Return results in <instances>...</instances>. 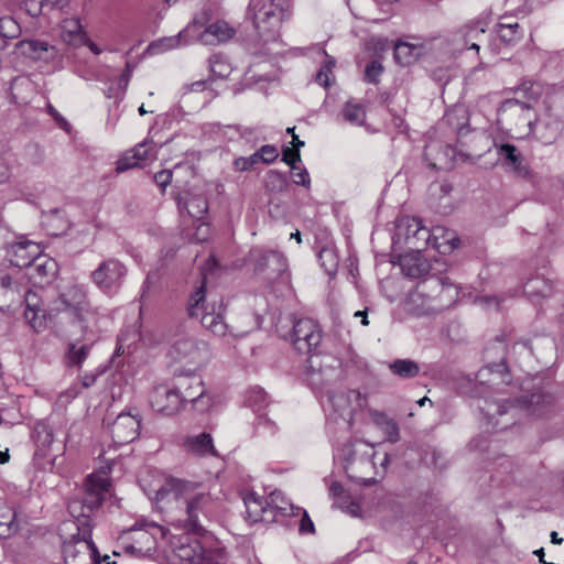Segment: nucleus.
Wrapping results in <instances>:
<instances>
[{
    "label": "nucleus",
    "instance_id": "nucleus-58",
    "mask_svg": "<svg viewBox=\"0 0 564 564\" xmlns=\"http://www.w3.org/2000/svg\"><path fill=\"white\" fill-rule=\"evenodd\" d=\"M282 161L290 165L292 171H296V162L301 161L300 150L295 148H284L282 151Z\"/></svg>",
    "mask_w": 564,
    "mask_h": 564
},
{
    "label": "nucleus",
    "instance_id": "nucleus-42",
    "mask_svg": "<svg viewBox=\"0 0 564 564\" xmlns=\"http://www.w3.org/2000/svg\"><path fill=\"white\" fill-rule=\"evenodd\" d=\"M18 531L17 512L10 507L0 509V539H8Z\"/></svg>",
    "mask_w": 564,
    "mask_h": 564
},
{
    "label": "nucleus",
    "instance_id": "nucleus-48",
    "mask_svg": "<svg viewBox=\"0 0 564 564\" xmlns=\"http://www.w3.org/2000/svg\"><path fill=\"white\" fill-rule=\"evenodd\" d=\"M26 12L32 15H39L44 8H63L67 0H22Z\"/></svg>",
    "mask_w": 564,
    "mask_h": 564
},
{
    "label": "nucleus",
    "instance_id": "nucleus-1",
    "mask_svg": "<svg viewBox=\"0 0 564 564\" xmlns=\"http://www.w3.org/2000/svg\"><path fill=\"white\" fill-rule=\"evenodd\" d=\"M154 501L174 527L199 536H205L219 509L218 499L199 482L175 477L165 478Z\"/></svg>",
    "mask_w": 564,
    "mask_h": 564
},
{
    "label": "nucleus",
    "instance_id": "nucleus-35",
    "mask_svg": "<svg viewBox=\"0 0 564 564\" xmlns=\"http://www.w3.org/2000/svg\"><path fill=\"white\" fill-rule=\"evenodd\" d=\"M293 55L304 54L307 53L310 56L314 59V62L317 65V70H332L334 67H336V59L328 55L326 51L321 47L319 45H314L312 47H308L306 50L303 48H293L291 51Z\"/></svg>",
    "mask_w": 564,
    "mask_h": 564
},
{
    "label": "nucleus",
    "instance_id": "nucleus-54",
    "mask_svg": "<svg viewBox=\"0 0 564 564\" xmlns=\"http://www.w3.org/2000/svg\"><path fill=\"white\" fill-rule=\"evenodd\" d=\"M20 33V26L11 17L0 18V37L14 39Z\"/></svg>",
    "mask_w": 564,
    "mask_h": 564
},
{
    "label": "nucleus",
    "instance_id": "nucleus-59",
    "mask_svg": "<svg viewBox=\"0 0 564 564\" xmlns=\"http://www.w3.org/2000/svg\"><path fill=\"white\" fill-rule=\"evenodd\" d=\"M106 367L99 366L95 371L93 372H86L83 376L79 377L83 388H90L93 387L97 379L105 373Z\"/></svg>",
    "mask_w": 564,
    "mask_h": 564
},
{
    "label": "nucleus",
    "instance_id": "nucleus-17",
    "mask_svg": "<svg viewBox=\"0 0 564 564\" xmlns=\"http://www.w3.org/2000/svg\"><path fill=\"white\" fill-rule=\"evenodd\" d=\"M250 257L254 261V271L264 274V278L270 282L282 278L286 272V259L279 251L252 249Z\"/></svg>",
    "mask_w": 564,
    "mask_h": 564
},
{
    "label": "nucleus",
    "instance_id": "nucleus-37",
    "mask_svg": "<svg viewBox=\"0 0 564 564\" xmlns=\"http://www.w3.org/2000/svg\"><path fill=\"white\" fill-rule=\"evenodd\" d=\"M523 292L532 300L546 297L552 293V283L543 276L531 278L524 283Z\"/></svg>",
    "mask_w": 564,
    "mask_h": 564
},
{
    "label": "nucleus",
    "instance_id": "nucleus-7",
    "mask_svg": "<svg viewBox=\"0 0 564 564\" xmlns=\"http://www.w3.org/2000/svg\"><path fill=\"white\" fill-rule=\"evenodd\" d=\"M205 280L191 294L187 304V312L192 318L199 319L202 326L215 336L223 337L228 330V326L224 321L223 304L216 310L215 304H206Z\"/></svg>",
    "mask_w": 564,
    "mask_h": 564
},
{
    "label": "nucleus",
    "instance_id": "nucleus-9",
    "mask_svg": "<svg viewBox=\"0 0 564 564\" xmlns=\"http://www.w3.org/2000/svg\"><path fill=\"white\" fill-rule=\"evenodd\" d=\"M469 112L464 105H455L447 110L438 123L441 130L449 129L457 135V141L465 147L468 143L485 142L487 147L491 143L488 135L480 131H470L468 127Z\"/></svg>",
    "mask_w": 564,
    "mask_h": 564
},
{
    "label": "nucleus",
    "instance_id": "nucleus-8",
    "mask_svg": "<svg viewBox=\"0 0 564 564\" xmlns=\"http://www.w3.org/2000/svg\"><path fill=\"white\" fill-rule=\"evenodd\" d=\"M220 549L206 547L203 542L188 535L180 536L172 546V564H219Z\"/></svg>",
    "mask_w": 564,
    "mask_h": 564
},
{
    "label": "nucleus",
    "instance_id": "nucleus-52",
    "mask_svg": "<svg viewBox=\"0 0 564 564\" xmlns=\"http://www.w3.org/2000/svg\"><path fill=\"white\" fill-rule=\"evenodd\" d=\"M131 158L134 159L138 165H142L144 162L154 159L155 151L147 141L137 144L130 150Z\"/></svg>",
    "mask_w": 564,
    "mask_h": 564
},
{
    "label": "nucleus",
    "instance_id": "nucleus-33",
    "mask_svg": "<svg viewBox=\"0 0 564 564\" xmlns=\"http://www.w3.org/2000/svg\"><path fill=\"white\" fill-rule=\"evenodd\" d=\"M369 414L372 422L383 432L388 442L397 443L400 440L399 426L394 420L377 410H371Z\"/></svg>",
    "mask_w": 564,
    "mask_h": 564
},
{
    "label": "nucleus",
    "instance_id": "nucleus-43",
    "mask_svg": "<svg viewBox=\"0 0 564 564\" xmlns=\"http://www.w3.org/2000/svg\"><path fill=\"white\" fill-rule=\"evenodd\" d=\"M341 116L350 124L362 126L366 119V109L364 105L348 100L341 109Z\"/></svg>",
    "mask_w": 564,
    "mask_h": 564
},
{
    "label": "nucleus",
    "instance_id": "nucleus-16",
    "mask_svg": "<svg viewBox=\"0 0 564 564\" xmlns=\"http://www.w3.org/2000/svg\"><path fill=\"white\" fill-rule=\"evenodd\" d=\"M209 21L207 11H203L195 15L192 23H189L183 31L175 36L161 39L148 47V52L153 54L161 53L166 50L176 48L182 45L191 43L194 39L199 40L200 29Z\"/></svg>",
    "mask_w": 564,
    "mask_h": 564
},
{
    "label": "nucleus",
    "instance_id": "nucleus-19",
    "mask_svg": "<svg viewBox=\"0 0 564 564\" xmlns=\"http://www.w3.org/2000/svg\"><path fill=\"white\" fill-rule=\"evenodd\" d=\"M150 404L154 411L166 415H173L184 406L175 383L172 388L166 386L155 387L150 394Z\"/></svg>",
    "mask_w": 564,
    "mask_h": 564
},
{
    "label": "nucleus",
    "instance_id": "nucleus-3",
    "mask_svg": "<svg viewBox=\"0 0 564 564\" xmlns=\"http://www.w3.org/2000/svg\"><path fill=\"white\" fill-rule=\"evenodd\" d=\"M250 11L260 36L267 41L275 39L281 23L290 17V0H251Z\"/></svg>",
    "mask_w": 564,
    "mask_h": 564
},
{
    "label": "nucleus",
    "instance_id": "nucleus-26",
    "mask_svg": "<svg viewBox=\"0 0 564 564\" xmlns=\"http://www.w3.org/2000/svg\"><path fill=\"white\" fill-rule=\"evenodd\" d=\"M10 263L18 268H30L33 260L37 258L39 246L29 240H22L11 245L10 250Z\"/></svg>",
    "mask_w": 564,
    "mask_h": 564
},
{
    "label": "nucleus",
    "instance_id": "nucleus-29",
    "mask_svg": "<svg viewBox=\"0 0 564 564\" xmlns=\"http://www.w3.org/2000/svg\"><path fill=\"white\" fill-rule=\"evenodd\" d=\"M91 347V343H83L80 340L69 343L64 354L65 366L80 370L90 354Z\"/></svg>",
    "mask_w": 564,
    "mask_h": 564
},
{
    "label": "nucleus",
    "instance_id": "nucleus-25",
    "mask_svg": "<svg viewBox=\"0 0 564 564\" xmlns=\"http://www.w3.org/2000/svg\"><path fill=\"white\" fill-rule=\"evenodd\" d=\"M355 394V391H336L333 387L324 391L333 412L347 423L352 419L351 395Z\"/></svg>",
    "mask_w": 564,
    "mask_h": 564
},
{
    "label": "nucleus",
    "instance_id": "nucleus-38",
    "mask_svg": "<svg viewBox=\"0 0 564 564\" xmlns=\"http://www.w3.org/2000/svg\"><path fill=\"white\" fill-rule=\"evenodd\" d=\"M15 302H24L25 311L24 317L33 328H37L41 323H37V313L40 312L39 300L36 293L31 290H24L21 292V299Z\"/></svg>",
    "mask_w": 564,
    "mask_h": 564
},
{
    "label": "nucleus",
    "instance_id": "nucleus-64",
    "mask_svg": "<svg viewBox=\"0 0 564 564\" xmlns=\"http://www.w3.org/2000/svg\"><path fill=\"white\" fill-rule=\"evenodd\" d=\"M293 182L296 185H302L304 187H308L311 184L310 174L305 169H299L296 171H292Z\"/></svg>",
    "mask_w": 564,
    "mask_h": 564
},
{
    "label": "nucleus",
    "instance_id": "nucleus-60",
    "mask_svg": "<svg viewBox=\"0 0 564 564\" xmlns=\"http://www.w3.org/2000/svg\"><path fill=\"white\" fill-rule=\"evenodd\" d=\"M486 372L497 373L501 380H503V373L507 372V366L505 360H501L500 362L490 364L486 368L481 369L479 371V378H484Z\"/></svg>",
    "mask_w": 564,
    "mask_h": 564
},
{
    "label": "nucleus",
    "instance_id": "nucleus-50",
    "mask_svg": "<svg viewBox=\"0 0 564 564\" xmlns=\"http://www.w3.org/2000/svg\"><path fill=\"white\" fill-rule=\"evenodd\" d=\"M151 530L160 531L161 528L154 522H149L147 520H139L135 522V524L132 528V531L135 532L138 538H133L135 541H145L147 543L153 542V534Z\"/></svg>",
    "mask_w": 564,
    "mask_h": 564
},
{
    "label": "nucleus",
    "instance_id": "nucleus-11",
    "mask_svg": "<svg viewBox=\"0 0 564 564\" xmlns=\"http://www.w3.org/2000/svg\"><path fill=\"white\" fill-rule=\"evenodd\" d=\"M169 355L174 361L188 366V369L197 370L209 359V349L205 341L183 336L172 344Z\"/></svg>",
    "mask_w": 564,
    "mask_h": 564
},
{
    "label": "nucleus",
    "instance_id": "nucleus-47",
    "mask_svg": "<svg viewBox=\"0 0 564 564\" xmlns=\"http://www.w3.org/2000/svg\"><path fill=\"white\" fill-rule=\"evenodd\" d=\"M246 402L254 412H260L269 404V395L260 387H251L246 397Z\"/></svg>",
    "mask_w": 564,
    "mask_h": 564
},
{
    "label": "nucleus",
    "instance_id": "nucleus-41",
    "mask_svg": "<svg viewBox=\"0 0 564 564\" xmlns=\"http://www.w3.org/2000/svg\"><path fill=\"white\" fill-rule=\"evenodd\" d=\"M62 39L70 44L82 43L86 36L83 25L79 19L72 18L66 19L63 22Z\"/></svg>",
    "mask_w": 564,
    "mask_h": 564
},
{
    "label": "nucleus",
    "instance_id": "nucleus-55",
    "mask_svg": "<svg viewBox=\"0 0 564 564\" xmlns=\"http://www.w3.org/2000/svg\"><path fill=\"white\" fill-rule=\"evenodd\" d=\"M318 259L327 273L330 274L335 272L337 268V260L332 249H322L318 253Z\"/></svg>",
    "mask_w": 564,
    "mask_h": 564
},
{
    "label": "nucleus",
    "instance_id": "nucleus-63",
    "mask_svg": "<svg viewBox=\"0 0 564 564\" xmlns=\"http://www.w3.org/2000/svg\"><path fill=\"white\" fill-rule=\"evenodd\" d=\"M212 235L210 225L207 223H202L196 227V230L193 235V239L196 242H204L206 241Z\"/></svg>",
    "mask_w": 564,
    "mask_h": 564
},
{
    "label": "nucleus",
    "instance_id": "nucleus-5",
    "mask_svg": "<svg viewBox=\"0 0 564 564\" xmlns=\"http://www.w3.org/2000/svg\"><path fill=\"white\" fill-rule=\"evenodd\" d=\"M553 403V397L544 392H535L530 395H523L518 399L506 400L502 403H488L485 414L489 422L496 415L502 416L511 413V417L516 419L519 412H525L528 415L542 416Z\"/></svg>",
    "mask_w": 564,
    "mask_h": 564
},
{
    "label": "nucleus",
    "instance_id": "nucleus-61",
    "mask_svg": "<svg viewBox=\"0 0 564 564\" xmlns=\"http://www.w3.org/2000/svg\"><path fill=\"white\" fill-rule=\"evenodd\" d=\"M257 163H259V160L254 152L253 154H251L248 158L241 156V158L236 159L234 164H235L236 170L247 171V170L251 169Z\"/></svg>",
    "mask_w": 564,
    "mask_h": 564
},
{
    "label": "nucleus",
    "instance_id": "nucleus-30",
    "mask_svg": "<svg viewBox=\"0 0 564 564\" xmlns=\"http://www.w3.org/2000/svg\"><path fill=\"white\" fill-rule=\"evenodd\" d=\"M41 224L51 236H61L69 228V223L65 217V213L59 208L43 212Z\"/></svg>",
    "mask_w": 564,
    "mask_h": 564
},
{
    "label": "nucleus",
    "instance_id": "nucleus-51",
    "mask_svg": "<svg viewBox=\"0 0 564 564\" xmlns=\"http://www.w3.org/2000/svg\"><path fill=\"white\" fill-rule=\"evenodd\" d=\"M130 80L129 73H121L111 80L110 85L104 88V93L108 98L118 97L123 94Z\"/></svg>",
    "mask_w": 564,
    "mask_h": 564
},
{
    "label": "nucleus",
    "instance_id": "nucleus-4",
    "mask_svg": "<svg viewBox=\"0 0 564 564\" xmlns=\"http://www.w3.org/2000/svg\"><path fill=\"white\" fill-rule=\"evenodd\" d=\"M109 487L105 477L91 475L87 478L83 497L68 502V511L76 519V525L91 529L90 513L100 507Z\"/></svg>",
    "mask_w": 564,
    "mask_h": 564
},
{
    "label": "nucleus",
    "instance_id": "nucleus-21",
    "mask_svg": "<svg viewBox=\"0 0 564 564\" xmlns=\"http://www.w3.org/2000/svg\"><path fill=\"white\" fill-rule=\"evenodd\" d=\"M57 272L58 264L53 258L39 256L26 270V275L34 286L44 288L55 280Z\"/></svg>",
    "mask_w": 564,
    "mask_h": 564
},
{
    "label": "nucleus",
    "instance_id": "nucleus-31",
    "mask_svg": "<svg viewBox=\"0 0 564 564\" xmlns=\"http://www.w3.org/2000/svg\"><path fill=\"white\" fill-rule=\"evenodd\" d=\"M268 503L275 514V522L279 521L278 517H297L301 512V508L294 506L281 491L271 492Z\"/></svg>",
    "mask_w": 564,
    "mask_h": 564
},
{
    "label": "nucleus",
    "instance_id": "nucleus-57",
    "mask_svg": "<svg viewBox=\"0 0 564 564\" xmlns=\"http://www.w3.org/2000/svg\"><path fill=\"white\" fill-rule=\"evenodd\" d=\"M226 78H227V76H223V75H219V76L210 75L207 79L197 80V82L192 83L191 90L203 91L207 88L213 89V85L215 83H217L218 80H225Z\"/></svg>",
    "mask_w": 564,
    "mask_h": 564
},
{
    "label": "nucleus",
    "instance_id": "nucleus-24",
    "mask_svg": "<svg viewBox=\"0 0 564 564\" xmlns=\"http://www.w3.org/2000/svg\"><path fill=\"white\" fill-rule=\"evenodd\" d=\"M18 54L33 61L50 62L57 56V48L45 41L25 40L17 44Z\"/></svg>",
    "mask_w": 564,
    "mask_h": 564
},
{
    "label": "nucleus",
    "instance_id": "nucleus-10",
    "mask_svg": "<svg viewBox=\"0 0 564 564\" xmlns=\"http://www.w3.org/2000/svg\"><path fill=\"white\" fill-rule=\"evenodd\" d=\"M195 371L187 369L186 372L177 375L174 383L184 405L189 402L195 410L205 412L212 406L213 399L206 392L202 378Z\"/></svg>",
    "mask_w": 564,
    "mask_h": 564
},
{
    "label": "nucleus",
    "instance_id": "nucleus-53",
    "mask_svg": "<svg viewBox=\"0 0 564 564\" xmlns=\"http://www.w3.org/2000/svg\"><path fill=\"white\" fill-rule=\"evenodd\" d=\"M35 442L39 446L50 447L54 436L52 429L45 423H37L34 429Z\"/></svg>",
    "mask_w": 564,
    "mask_h": 564
},
{
    "label": "nucleus",
    "instance_id": "nucleus-46",
    "mask_svg": "<svg viewBox=\"0 0 564 564\" xmlns=\"http://www.w3.org/2000/svg\"><path fill=\"white\" fill-rule=\"evenodd\" d=\"M421 219L412 218L409 223V229L414 228L412 241L410 242L415 249L424 248L431 241V232L421 225Z\"/></svg>",
    "mask_w": 564,
    "mask_h": 564
},
{
    "label": "nucleus",
    "instance_id": "nucleus-56",
    "mask_svg": "<svg viewBox=\"0 0 564 564\" xmlns=\"http://www.w3.org/2000/svg\"><path fill=\"white\" fill-rule=\"evenodd\" d=\"M259 162H263L265 164H270L274 162L279 155L278 149L274 145L265 144L262 145L257 152H256Z\"/></svg>",
    "mask_w": 564,
    "mask_h": 564
},
{
    "label": "nucleus",
    "instance_id": "nucleus-45",
    "mask_svg": "<svg viewBox=\"0 0 564 564\" xmlns=\"http://www.w3.org/2000/svg\"><path fill=\"white\" fill-rule=\"evenodd\" d=\"M391 372L403 379L414 378L420 372V366L411 359H397L389 366Z\"/></svg>",
    "mask_w": 564,
    "mask_h": 564
},
{
    "label": "nucleus",
    "instance_id": "nucleus-6",
    "mask_svg": "<svg viewBox=\"0 0 564 564\" xmlns=\"http://www.w3.org/2000/svg\"><path fill=\"white\" fill-rule=\"evenodd\" d=\"M341 378L340 360L333 355L312 354L307 359L306 380L312 390L324 397V391Z\"/></svg>",
    "mask_w": 564,
    "mask_h": 564
},
{
    "label": "nucleus",
    "instance_id": "nucleus-20",
    "mask_svg": "<svg viewBox=\"0 0 564 564\" xmlns=\"http://www.w3.org/2000/svg\"><path fill=\"white\" fill-rule=\"evenodd\" d=\"M392 48L395 64L400 67H410L433 48V41H399Z\"/></svg>",
    "mask_w": 564,
    "mask_h": 564
},
{
    "label": "nucleus",
    "instance_id": "nucleus-32",
    "mask_svg": "<svg viewBox=\"0 0 564 564\" xmlns=\"http://www.w3.org/2000/svg\"><path fill=\"white\" fill-rule=\"evenodd\" d=\"M184 446L187 452L196 455H217L213 444V438L208 433H200L198 435L187 437L184 442Z\"/></svg>",
    "mask_w": 564,
    "mask_h": 564
},
{
    "label": "nucleus",
    "instance_id": "nucleus-39",
    "mask_svg": "<svg viewBox=\"0 0 564 564\" xmlns=\"http://www.w3.org/2000/svg\"><path fill=\"white\" fill-rule=\"evenodd\" d=\"M432 196H438V202L434 205L440 214L446 215L452 212L453 204L451 198L452 185L441 183L431 187Z\"/></svg>",
    "mask_w": 564,
    "mask_h": 564
},
{
    "label": "nucleus",
    "instance_id": "nucleus-2",
    "mask_svg": "<svg viewBox=\"0 0 564 564\" xmlns=\"http://www.w3.org/2000/svg\"><path fill=\"white\" fill-rule=\"evenodd\" d=\"M376 451L366 442L355 441L344 444L340 458L348 478L361 486H371L382 478L390 463L389 454H384L380 467L375 462Z\"/></svg>",
    "mask_w": 564,
    "mask_h": 564
},
{
    "label": "nucleus",
    "instance_id": "nucleus-22",
    "mask_svg": "<svg viewBox=\"0 0 564 564\" xmlns=\"http://www.w3.org/2000/svg\"><path fill=\"white\" fill-rule=\"evenodd\" d=\"M243 503L246 507L245 519L249 523L275 522V514H273L272 509L269 507L268 498L259 497L252 492L243 498Z\"/></svg>",
    "mask_w": 564,
    "mask_h": 564
},
{
    "label": "nucleus",
    "instance_id": "nucleus-34",
    "mask_svg": "<svg viewBox=\"0 0 564 564\" xmlns=\"http://www.w3.org/2000/svg\"><path fill=\"white\" fill-rule=\"evenodd\" d=\"M34 91L31 79L25 76H17L12 79L10 87L11 100L15 104H28L31 94Z\"/></svg>",
    "mask_w": 564,
    "mask_h": 564
},
{
    "label": "nucleus",
    "instance_id": "nucleus-28",
    "mask_svg": "<svg viewBox=\"0 0 564 564\" xmlns=\"http://www.w3.org/2000/svg\"><path fill=\"white\" fill-rule=\"evenodd\" d=\"M235 35V30L225 21H217L209 24L199 33V41L206 45H217L230 40Z\"/></svg>",
    "mask_w": 564,
    "mask_h": 564
},
{
    "label": "nucleus",
    "instance_id": "nucleus-49",
    "mask_svg": "<svg viewBox=\"0 0 564 564\" xmlns=\"http://www.w3.org/2000/svg\"><path fill=\"white\" fill-rule=\"evenodd\" d=\"M533 128L539 138L545 143H552L558 135L560 124L555 122H534Z\"/></svg>",
    "mask_w": 564,
    "mask_h": 564
},
{
    "label": "nucleus",
    "instance_id": "nucleus-62",
    "mask_svg": "<svg viewBox=\"0 0 564 564\" xmlns=\"http://www.w3.org/2000/svg\"><path fill=\"white\" fill-rule=\"evenodd\" d=\"M300 516H302L300 520V532L302 534L314 533L315 527L306 510L301 508Z\"/></svg>",
    "mask_w": 564,
    "mask_h": 564
},
{
    "label": "nucleus",
    "instance_id": "nucleus-44",
    "mask_svg": "<svg viewBox=\"0 0 564 564\" xmlns=\"http://www.w3.org/2000/svg\"><path fill=\"white\" fill-rule=\"evenodd\" d=\"M23 288L8 274L0 275V295L8 302L14 303L21 299Z\"/></svg>",
    "mask_w": 564,
    "mask_h": 564
},
{
    "label": "nucleus",
    "instance_id": "nucleus-23",
    "mask_svg": "<svg viewBox=\"0 0 564 564\" xmlns=\"http://www.w3.org/2000/svg\"><path fill=\"white\" fill-rule=\"evenodd\" d=\"M485 29L478 25H466L454 35V43L460 54L468 55L473 59H477L479 45L476 41H479L480 36H484Z\"/></svg>",
    "mask_w": 564,
    "mask_h": 564
},
{
    "label": "nucleus",
    "instance_id": "nucleus-40",
    "mask_svg": "<svg viewBox=\"0 0 564 564\" xmlns=\"http://www.w3.org/2000/svg\"><path fill=\"white\" fill-rule=\"evenodd\" d=\"M497 152L499 156L505 159L508 165L512 166L519 175H525L528 173L527 169L522 166L520 153L513 144H500Z\"/></svg>",
    "mask_w": 564,
    "mask_h": 564
},
{
    "label": "nucleus",
    "instance_id": "nucleus-14",
    "mask_svg": "<svg viewBox=\"0 0 564 564\" xmlns=\"http://www.w3.org/2000/svg\"><path fill=\"white\" fill-rule=\"evenodd\" d=\"M323 333L319 325L311 318H301L293 325L290 340L293 348L302 355L318 352Z\"/></svg>",
    "mask_w": 564,
    "mask_h": 564
},
{
    "label": "nucleus",
    "instance_id": "nucleus-12",
    "mask_svg": "<svg viewBox=\"0 0 564 564\" xmlns=\"http://www.w3.org/2000/svg\"><path fill=\"white\" fill-rule=\"evenodd\" d=\"M128 269L116 258H108L101 261L90 273L91 282L104 294L112 296L117 294L124 281Z\"/></svg>",
    "mask_w": 564,
    "mask_h": 564
},
{
    "label": "nucleus",
    "instance_id": "nucleus-27",
    "mask_svg": "<svg viewBox=\"0 0 564 564\" xmlns=\"http://www.w3.org/2000/svg\"><path fill=\"white\" fill-rule=\"evenodd\" d=\"M176 199L180 213L186 212L194 219H200L208 212L207 198L202 194L187 191L180 194Z\"/></svg>",
    "mask_w": 564,
    "mask_h": 564
},
{
    "label": "nucleus",
    "instance_id": "nucleus-13",
    "mask_svg": "<svg viewBox=\"0 0 564 564\" xmlns=\"http://www.w3.org/2000/svg\"><path fill=\"white\" fill-rule=\"evenodd\" d=\"M533 119L531 106L517 99H506L497 111V123L509 131L527 127L529 132H533Z\"/></svg>",
    "mask_w": 564,
    "mask_h": 564
},
{
    "label": "nucleus",
    "instance_id": "nucleus-36",
    "mask_svg": "<svg viewBox=\"0 0 564 564\" xmlns=\"http://www.w3.org/2000/svg\"><path fill=\"white\" fill-rule=\"evenodd\" d=\"M430 232L431 240H433V246L440 249L441 252H451L459 245V239L455 236V234L443 227H435Z\"/></svg>",
    "mask_w": 564,
    "mask_h": 564
},
{
    "label": "nucleus",
    "instance_id": "nucleus-15",
    "mask_svg": "<svg viewBox=\"0 0 564 564\" xmlns=\"http://www.w3.org/2000/svg\"><path fill=\"white\" fill-rule=\"evenodd\" d=\"M392 47L387 36L370 35L364 41L362 53L358 57L359 67H364V70H383L382 62Z\"/></svg>",
    "mask_w": 564,
    "mask_h": 564
},
{
    "label": "nucleus",
    "instance_id": "nucleus-18",
    "mask_svg": "<svg viewBox=\"0 0 564 564\" xmlns=\"http://www.w3.org/2000/svg\"><path fill=\"white\" fill-rule=\"evenodd\" d=\"M140 424L138 415L122 412L108 425V432L115 444L123 445L138 437Z\"/></svg>",
    "mask_w": 564,
    "mask_h": 564
}]
</instances>
